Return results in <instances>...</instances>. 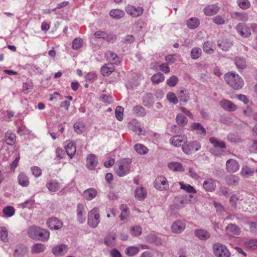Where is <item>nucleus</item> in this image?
<instances>
[{"label": "nucleus", "instance_id": "obj_1", "mask_svg": "<svg viewBox=\"0 0 257 257\" xmlns=\"http://www.w3.org/2000/svg\"><path fill=\"white\" fill-rule=\"evenodd\" d=\"M224 79L228 85L235 89L241 88L243 85V81L240 76L233 72L226 73Z\"/></svg>", "mask_w": 257, "mask_h": 257}, {"label": "nucleus", "instance_id": "obj_2", "mask_svg": "<svg viewBox=\"0 0 257 257\" xmlns=\"http://www.w3.org/2000/svg\"><path fill=\"white\" fill-rule=\"evenodd\" d=\"M131 161L123 160L118 162L115 166V173L119 177L127 175L130 172Z\"/></svg>", "mask_w": 257, "mask_h": 257}, {"label": "nucleus", "instance_id": "obj_3", "mask_svg": "<svg viewBox=\"0 0 257 257\" xmlns=\"http://www.w3.org/2000/svg\"><path fill=\"white\" fill-rule=\"evenodd\" d=\"M99 222L100 216L98 208H94L88 213L87 223L90 227L94 228L97 226Z\"/></svg>", "mask_w": 257, "mask_h": 257}, {"label": "nucleus", "instance_id": "obj_4", "mask_svg": "<svg viewBox=\"0 0 257 257\" xmlns=\"http://www.w3.org/2000/svg\"><path fill=\"white\" fill-rule=\"evenodd\" d=\"M213 252L216 257H230V253L226 247L220 243H216L213 246Z\"/></svg>", "mask_w": 257, "mask_h": 257}, {"label": "nucleus", "instance_id": "obj_5", "mask_svg": "<svg viewBox=\"0 0 257 257\" xmlns=\"http://www.w3.org/2000/svg\"><path fill=\"white\" fill-rule=\"evenodd\" d=\"M201 145L199 142L194 141L189 142L187 145L182 147L183 151L186 154H190L199 150Z\"/></svg>", "mask_w": 257, "mask_h": 257}, {"label": "nucleus", "instance_id": "obj_6", "mask_svg": "<svg viewBox=\"0 0 257 257\" xmlns=\"http://www.w3.org/2000/svg\"><path fill=\"white\" fill-rule=\"evenodd\" d=\"M77 220L79 223L82 224L86 220V206L82 203H78L77 205L76 209Z\"/></svg>", "mask_w": 257, "mask_h": 257}, {"label": "nucleus", "instance_id": "obj_7", "mask_svg": "<svg viewBox=\"0 0 257 257\" xmlns=\"http://www.w3.org/2000/svg\"><path fill=\"white\" fill-rule=\"evenodd\" d=\"M154 186L158 190H164L168 189L169 184L165 177L159 176L155 180Z\"/></svg>", "mask_w": 257, "mask_h": 257}, {"label": "nucleus", "instance_id": "obj_8", "mask_svg": "<svg viewBox=\"0 0 257 257\" xmlns=\"http://www.w3.org/2000/svg\"><path fill=\"white\" fill-rule=\"evenodd\" d=\"M186 227V224L184 221L180 220H177L172 223L171 227V231L175 233H180L184 231Z\"/></svg>", "mask_w": 257, "mask_h": 257}, {"label": "nucleus", "instance_id": "obj_9", "mask_svg": "<svg viewBox=\"0 0 257 257\" xmlns=\"http://www.w3.org/2000/svg\"><path fill=\"white\" fill-rule=\"evenodd\" d=\"M225 232L230 237L238 235L241 232L240 228L237 225L230 223L225 227Z\"/></svg>", "mask_w": 257, "mask_h": 257}, {"label": "nucleus", "instance_id": "obj_10", "mask_svg": "<svg viewBox=\"0 0 257 257\" xmlns=\"http://www.w3.org/2000/svg\"><path fill=\"white\" fill-rule=\"evenodd\" d=\"M125 11L133 17H138L143 14L144 9L140 7L136 8L133 6H128L125 8Z\"/></svg>", "mask_w": 257, "mask_h": 257}, {"label": "nucleus", "instance_id": "obj_11", "mask_svg": "<svg viewBox=\"0 0 257 257\" xmlns=\"http://www.w3.org/2000/svg\"><path fill=\"white\" fill-rule=\"evenodd\" d=\"M239 169V165L236 160L230 159L226 161V169L228 172L234 173L237 171Z\"/></svg>", "mask_w": 257, "mask_h": 257}, {"label": "nucleus", "instance_id": "obj_12", "mask_svg": "<svg viewBox=\"0 0 257 257\" xmlns=\"http://www.w3.org/2000/svg\"><path fill=\"white\" fill-rule=\"evenodd\" d=\"M47 224L50 229L58 230L63 226L62 222L55 217L49 218L47 220Z\"/></svg>", "mask_w": 257, "mask_h": 257}, {"label": "nucleus", "instance_id": "obj_13", "mask_svg": "<svg viewBox=\"0 0 257 257\" xmlns=\"http://www.w3.org/2000/svg\"><path fill=\"white\" fill-rule=\"evenodd\" d=\"M187 142V137L184 135L175 136L170 139L171 144L177 147L183 146Z\"/></svg>", "mask_w": 257, "mask_h": 257}, {"label": "nucleus", "instance_id": "obj_14", "mask_svg": "<svg viewBox=\"0 0 257 257\" xmlns=\"http://www.w3.org/2000/svg\"><path fill=\"white\" fill-rule=\"evenodd\" d=\"M220 7L216 4H211L205 7L203 12L206 16H211L216 14L219 11Z\"/></svg>", "mask_w": 257, "mask_h": 257}, {"label": "nucleus", "instance_id": "obj_15", "mask_svg": "<svg viewBox=\"0 0 257 257\" xmlns=\"http://www.w3.org/2000/svg\"><path fill=\"white\" fill-rule=\"evenodd\" d=\"M203 187L207 192H213L216 187L215 180L212 178L206 179L203 183Z\"/></svg>", "mask_w": 257, "mask_h": 257}, {"label": "nucleus", "instance_id": "obj_16", "mask_svg": "<svg viewBox=\"0 0 257 257\" xmlns=\"http://www.w3.org/2000/svg\"><path fill=\"white\" fill-rule=\"evenodd\" d=\"M237 32L244 37H248L251 35L250 30L243 23H239L236 27Z\"/></svg>", "mask_w": 257, "mask_h": 257}, {"label": "nucleus", "instance_id": "obj_17", "mask_svg": "<svg viewBox=\"0 0 257 257\" xmlns=\"http://www.w3.org/2000/svg\"><path fill=\"white\" fill-rule=\"evenodd\" d=\"M194 235L200 240H206L210 237V233L203 229H197L194 230Z\"/></svg>", "mask_w": 257, "mask_h": 257}, {"label": "nucleus", "instance_id": "obj_18", "mask_svg": "<svg viewBox=\"0 0 257 257\" xmlns=\"http://www.w3.org/2000/svg\"><path fill=\"white\" fill-rule=\"evenodd\" d=\"M220 103L221 107L228 111H234L237 108L233 103L227 99L222 100Z\"/></svg>", "mask_w": 257, "mask_h": 257}, {"label": "nucleus", "instance_id": "obj_19", "mask_svg": "<svg viewBox=\"0 0 257 257\" xmlns=\"http://www.w3.org/2000/svg\"><path fill=\"white\" fill-rule=\"evenodd\" d=\"M190 127L192 131H196L198 135L204 137L206 134L205 128L200 123L193 122L191 123Z\"/></svg>", "mask_w": 257, "mask_h": 257}, {"label": "nucleus", "instance_id": "obj_20", "mask_svg": "<svg viewBox=\"0 0 257 257\" xmlns=\"http://www.w3.org/2000/svg\"><path fill=\"white\" fill-rule=\"evenodd\" d=\"M48 189L52 192L58 191L61 188L60 184L56 180H51L46 184Z\"/></svg>", "mask_w": 257, "mask_h": 257}, {"label": "nucleus", "instance_id": "obj_21", "mask_svg": "<svg viewBox=\"0 0 257 257\" xmlns=\"http://www.w3.org/2000/svg\"><path fill=\"white\" fill-rule=\"evenodd\" d=\"M67 251V247L64 244L56 246L52 248V252L56 255H62Z\"/></svg>", "mask_w": 257, "mask_h": 257}, {"label": "nucleus", "instance_id": "obj_22", "mask_svg": "<svg viewBox=\"0 0 257 257\" xmlns=\"http://www.w3.org/2000/svg\"><path fill=\"white\" fill-rule=\"evenodd\" d=\"M86 166L90 170L95 168L97 164L96 157L93 154H90L88 156L86 161Z\"/></svg>", "mask_w": 257, "mask_h": 257}, {"label": "nucleus", "instance_id": "obj_23", "mask_svg": "<svg viewBox=\"0 0 257 257\" xmlns=\"http://www.w3.org/2000/svg\"><path fill=\"white\" fill-rule=\"evenodd\" d=\"M94 35L96 38L103 39L107 40L108 42H110L111 40H114L116 39L115 36L109 37L106 33L102 31L96 32Z\"/></svg>", "mask_w": 257, "mask_h": 257}, {"label": "nucleus", "instance_id": "obj_24", "mask_svg": "<svg viewBox=\"0 0 257 257\" xmlns=\"http://www.w3.org/2000/svg\"><path fill=\"white\" fill-rule=\"evenodd\" d=\"M154 103L152 94L147 93L143 97V103L144 106L147 107H151Z\"/></svg>", "mask_w": 257, "mask_h": 257}, {"label": "nucleus", "instance_id": "obj_25", "mask_svg": "<svg viewBox=\"0 0 257 257\" xmlns=\"http://www.w3.org/2000/svg\"><path fill=\"white\" fill-rule=\"evenodd\" d=\"M5 140L8 145L12 146L16 143V136L12 131H7L5 134Z\"/></svg>", "mask_w": 257, "mask_h": 257}, {"label": "nucleus", "instance_id": "obj_26", "mask_svg": "<svg viewBox=\"0 0 257 257\" xmlns=\"http://www.w3.org/2000/svg\"><path fill=\"white\" fill-rule=\"evenodd\" d=\"M40 229V227L36 226H30L28 229V235L32 239H37L38 237V232Z\"/></svg>", "mask_w": 257, "mask_h": 257}, {"label": "nucleus", "instance_id": "obj_27", "mask_svg": "<svg viewBox=\"0 0 257 257\" xmlns=\"http://www.w3.org/2000/svg\"><path fill=\"white\" fill-rule=\"evenodd\" d=\"M135 196L137 199L142 200L146 198L147 192L143 187H138L135 191Z\"/></svg>", "mask_w": 257, "mask_h": 257}, {"label": "nucleus", "instance_id": "obj_28", "mask_svg": "<svg viewBox=\"0 0 257 257\" xmlns=\"http://www.w3.org/2000/svg\"><path fill=\"white\" fill-rule=\"evenodd\" d=\"M97 195V191L93 188H89L85 190L83 193V195L85 199L87 200H91L94 198Z\"/></svg>", "mask_w": 257, "mask_h": 257}, {"label": "nucleus", "instance_id": "obj_29", "mask_svg": "<svg viewBox=\"0 0 257 257\" xmlns=\"http://www.w3.org/2000/svg\"><path fill=\"white\" fill-rule=\"evenodd\" d=\"M114 70V67L112 63L107 64L101 67V72L104 76L109 75Z\"/></svg>", "mask_w": 257, "mask_h": 257}, {"label": "nucleus", "instance_id": "obj_30", "mask_svg": "<svg viewBox=\"0 0 257 257\" xmlns=\"http://www.w3.org/2000/svg\"><path fill=\"white\" fill-rule=\"evenodd\" d=\"M19 185L23 187H27L29 185V180L27 176L24 173H20L18 177Z\"/></svg>", "mask_w": 257, "mask_h": 257}, {"label": "nucleus", "instance_id": "obj_31", "mask_svg": "<svg viewBox=\"0 0 257 257\" xmlns=\"http://www.w3.org/2000/svg\"><path fill=\"white\" fill-rule=\"evenodd\" d=\"M200 25V20L196 17L191 18L187 21V27L190 29H195Z\"/></svg>", "mask_w": 257, "mask_h": 257}, {"label": "nucleus", "instance_id": "obj_32", "mask_svg": "<svg viewBox=\"0 0 257 257\" xmlns=\"http://www.w3.org/2000/svg\"><path fill=\"white\" fill-rule=\"evenodd\" d=\"M65 150L68 156L72 159L74 155L75 154L76 149L74 143L70 142L68 143L65 147Z\"/></svg>", "mask_w": 257, "mask_h": 257}, {"label": "nucleus", "instance_id": "obj_33", "mask_svg": "<svg viewBox=\"0 0 257 257\" xmlns=\"http://www.w3.org/2000/svg\"><path fill=\"white\" fill-rule=\"evenodd\" d=\"M209 142L215 148L223 149L226 148V145L224 142L219 141L215 138H209Z\"/></svg>", "mask_w": 257, "mask_h": 257}, {"label": "nucleus", "instance_id": "obj_34", "mask_svg": "<svg viewBox=\"0 0 257 257\" xmlns=\"http://www.w3.org/2000/svg\"><path fill=\"white\" fill-rule=\"evenodd\" d=\"M115 239L116 234L114 233H110L105 238L104 242L107 246H113L115 244Z\"/></svg>", "mask_w": 257, "mask_h": 257}, {"label": "nucleus", "instance_id": "obj_35", "mask_svg": "<svg viewBox=\"0 0 257 257\" xmlns=\"http://www.w3.org/2000/svg\"><path fill=\"white\" fill-rule=\"evenodd\" d=\"M168 168L173 171H183L182 165L178 162H172L168 163Z\"/></svg>", "mask_w": 257, "mask_h": 257}, {"label": "nucleus", "instance_id": "obj_36", "mask_svg": "<svg viewBox=\"0 0 257 257\" xmlns=\"http://www.w3.org/2000/svg\"><path fill=\"white\" fill-rule=\"evenodd\" d=\"M46 247L44 244L42 243H35L31 248V252L33 254H37L43 252Z\"/></svg>", "mask_w": 257, "mask_h": 257}, {"label": "nucleus", "instance_id": "obj_37", "mask_svg": "<svg viewBox=\"0 0 257 257\" xmlns=\"http://www.w3.org/2000/svg\"><path fill=\"white\" fill-rule=\"evenodd\" d=\"M110 16L114 19H119L124 15L123 11L119 9H113L110 11Z\"/></svg>", "mask_w": 257, "mask_h": 257}, {"label": "nucleus", "instance_id": "obj_38", "mask_svg": "<svg viewBox=\"0 0 257 257\" xmlns=\"http://www.w3.org/2000/svg\"><path fill=\"white\" fill-rule=\"evenodd\" d=\"M38 237L37 239L41 240L43 241H47L50 236V232L43 228H41L40 230L38 232Z\"/></svg>", "mask_w": 257, "mask_h": 257}, {"label": "nucleus", "instance_id": "obj_39", "mask_svg": "<svg viewBox=\"0 0 257 257\" xmlns=\"http://www.w3.org/2000/svg\"><path fill=\"white\" fill-rule=\"evenodd\" d=\"M244 246L248 249L254 250L257 249V239H250L244 242Z\"/></svg>", "mask_w": 257, "mask_h": 257}, {"label": "nucleus", "instance_id": "obj_40", "mask_svg": "<svg viewBox=\"0 0 257 257\" xmlns=\"http://www.w3.org/2000/svg\"><path fill=\"white\" fill-rule=\"evenodd\" d=\"M239 177L236 175H230L226 177V181L228 185L236 186L239 182Z\"/></svg>", "mask_w": 257, "mask_h": 257}, {"label": "nucleus", "instance_id": "obj_41", "mask_svg": "<svg viewBox=\"0 0 257 257\" xmlns=\"http://www.w3.org/2000/svg\"><path fill=\"white\" fill-rule=\"evenodd\" d=\"M133 113L138 116H145L146 114V111L145 109L141 105H137L133 107Z\"/></svg>", "mask_w": 257, "mask_h": 257}, {"label": "nucleus", "instance_id": "obj_42", "mask_svg": "<svg viewBox=\"0 0 257 257\" xmlns=\"http://www.w3.org/2000/svg\"><path fill=\"white\" fill-rule=\"evenodd\" d=\"M232 17L238 19L239 21L246 22L248 20V15L244 12H234L232 14Z\"/></svg>", "mask_w": 257, "mask_h": 257}, {"label": "nucleus", "instance_id": "obj_43", "mask_svg": "<svg viewBox=\"0 0 257 257\" xmlns=\"http://www.w3.org/2000/svg\"><path fill=\"white\" fill-rule=\"evenodd\" d=\"M253 171L247 166H243L240 172V175L245 178H248L253 175Z\"/></svg>", "mask_w": 257, "mask_h": 257}, {"label": "nucleus", "instance_id": "obj_44", "mask_svg": "<svg viewBox=\"0 0 257 257\" xmlns=\"http://www.w3.org/2000/svg\"><path fill=\"white\" fill-rule=\"evenodd\" d=\"M214 44L212 42L208 41L204 43L203 49L205 52L211 54L214 52Z\"/></svg>", "mask_w": 257, "mask_h": 257}, {"label": "nucleus", "instance_id": "obj_45", "mask_svg": "<svg viewBox=\"0 0 257 257\" xmlns=\"http://www.w3.org/2000/svg\"><path fill=\"white\" fill-rule=\"evenodd\" d=\"M121 213L120 218L121 220H124L129 216V210L127 205L125 204H122L120 207Z\"/></svg>", "mask_w": 257, "mask_h": 257}, {"label": "nucleus", "instance_id": "obj_46", "mask_svg": "<svg viewBox=\"0 0 257 257\" xmlns=\"http://www.w3.org/2000/svg\"><path fill=\"white\" fill-rule=\"evenodd\" d=\"M27 248L23 245H20L17 246L15 250V256L16 257H21L27 253Z\"/></svg>", "mask_w": 257, "mask_h": 257}, {"label": "nucleus", "instance_id": "obj_47", "mask_svg": "<svg viewBox=\"0 0 257 257\" xmlns=\"http://www.w3.org/2000/svg\"><path fill=\"white\" fill-rule=\"evenodd\" d=\"M74 129L78 134H82L86 130L85 125L82 122H77L74 124Z\"/></svg>", "mask_w": 257, "mask_h": 257}, {"label": "nucleus", "instance_id": "obj_48", "mask_svg": "<svg viewBox=\"0 0 257 257\" xmlns=\"http://www.w3.org/2000/svg\"><path fill=\"white\" fill-rule=\"evenodd\" d=\"M107 59L111 62V63L116 64L118 62V58L116 54L112 51H108L106 54Z\"/></svg>", "mask_w": 257, "mask_h": 257}, {"label": "nucleus", "instance_id": "obj_49", "mask_svg": "<svg viewBox=\"0 0 257 257\" xmlns=\"http://www.w3.org/2000/svg\"><path fill=\"white\" fill-rule=\"evenodd\" d=\"M135 151L139 154L144 155L148 152V149L144 145L140 144H136L134 146Z\"/></svg>", "mask_w": 257, "mask_h": 257}, {"label": "nucleus", "instance_id": "obj_50", "mask_svg": "<svg viewBox=\"0 0 257 257\" xmlns=\"http://www.w3.org/2000/svg\"><path fill=\"white\" fill-rule=\"evenodd\" d=\"M235 63L238 69H243L246 66V61L244 59L241 57H236L235 59Z\"/></svg>", "mask_w": 257, "mask_h": 257}, {"label": "nucleus", "instance_id": "obj_51", "mask_svg": "<svg viewBox=\"0 0 257 257\" xmlns=\"http://www.w3.org/2000/svg\"><path fill=\"white\" fill-rule=\"evenodd\" d=\"M202 54V50L199 47H194L191 51V57L193 59L199 58Z\"/></svg>", "mask_w": 257, "mask_h": 257}, {"label": "nucleus", "instance_id": "obj_52", "mask_svg": "<svg viewBox=\"0 0 257 257\" xmlns=\"http://www.w3.org/2000/svg\"><path fill=\"white\" fill-rule=\"evenodd\" d=\"M8 232L6 227L2 226L0 227V238L1 240L5 242H8L9 238L8 236Z\"/></svg>", "mask_w": 257, "mask_h": 257}, {"label": "nucleus", "instance_id": "obj_53", "mask_svg": "<svg viewBox=\"0 0 257 257\" xmlns=\"http://www.w3.org/2000/svg\"><path fill=\"white\" fill-rule=\"evenodd\" d=\"M176 120L177 123L181 126H185L188 122V119L186 117L180 113L177 114L176 117Z\"/></svg>", "mask_w": 257, "mask_h": 257}, {"label": "nucleus", "instance_id": "obj_54", "mask_svg": "<svg viewBox=\"0 0 257 257\" xmlns=\"http://www.w3.org/2000/svg\"><path fill=\"white\" fill-rule=\"evenodd\" d=\"M139 251V248L136 246H130L126 248L125 250V253L130 256H134L137 254Z\"/></svg>", "mask_w": 257, "mask_h": 257}, {"label": "nucleus", "instance_id": "obj_55", "mask_svg": "<svg viewBox=\"0 0 257 257\" xmlns=\"http://www.w3.org/2000/svg\"><path fill=\"white\" fill-rule=\"evenodd\" d=\"M165 77L164 75L161 73H158L153 75L151 77V80L154 83H159L164 80Z\"/></svg>", "mask_w": 257, "mask_h": 257}, {"label": "nucleus", "instance_id": "obj_56", "mask_svg": "<svg viewBox=\"0 0 257 257\" xmlns=\"http://www.w3.org/2000/svg\"><path fill=\"white\" fill-rule=\"evenodd\" d=\"M236 3L238 6L242 10H246L250 6V2L248 0H237Z\"/></svg>", "mask_w": 257, "mask_h": 257}, {"label": "nucleus", "instance_id": "obj_57", "mask_svg": "<svg viewBox=\"0 0 257 257\" xmlns=\"http://www.w3.org/2000/svg\"><path fill=\"white\" fill-rule=\"evenodd\" d=\"M178 97L180 100L184 102H187L189 99L188 93L183 90H181L179 91L178 93Z\"/></svg>", "mask_w": 257, "mask_h": 257}, {"label": "nucleus", "instance_id": "obj_58", "mask_svg": "<svg viewBox=\"0 0 257 257\" xmlns=\"http://www.w3.org/2000/svg\"><path fill=\"white\" fill-rule=\"evenodd\" d=\"M212 21L216 25H221L225 24L224 16L217 15L212 18Z\"/></svg>", "mask_w": 257, "mask_h": 257}, {"label": "nucleus", "instance_id": "obj_59", "mask_svg": "<svg viewBox=\"0 0 257 257\" xmlns=\"http://www.w3.org/2000/svg\"><path fill=\"white\" fill-rule=\"evenodd\" d=\"M3 212L6 216L10 217L14 215L15 209L12 206H8L3 209Z\"/></svg>", "mask_w": 257, "mask_h": 257}, {"label": "nucleus", "instance_id": "obj_60", "mask_svg": "<svg viewBox=\"0 0 257 257\" xmlns=\"http://www.w3.org/2000/svg\"><path fill=\"white\" fill-rule=\"evenodd\" d=\"M142 229L140 226L135 225L131 229V233L132 235L138 236L142 234Z\"/></svg>", "mask_w": 257, "mask_h": 257}, {"label": "nucleus", "instance_id": "obj_61", "mask_svg": "<svg viewBox=\"0 0 257 257\" xmlns=\"http://www.w3.org/2000/svg\"><path fill=\"white\" fill-rule=\"evenodd\" d=\"M181 188L190 193H195L196 191L194 188L189 184H184L183 182H180Z\"/></svg>", "mask_w": 257, "mask_h": 257}, {"label": "nucleus", "instance_id": "obj_62", "mask_svg": "<svg viewBox=\"0 0 257 257\" xmlns=\"http://www.w3.org/2000/svg\"><path fill=\"white\" fill-rule=\"evenodd\" d=\"M82 40L80 38H76L73 41L72 47L73 49L77 50L82 47Z\"/></svg>", "mask_w": 257, "mask_h": 257}, {"label": "nucleus", "instance_id": "obj_63", "mask_svg": "<svg viewBox=\"0 0 257 257\" xmlns=\"http://www.w3.org/2000/svg\"><path fill=\"white\" fill-rule=\"evenodd\" d=\"M123 108L122 106H118L116 107L115 114V117L117 120L121 121L123 119Z\"/></svg>", "mask_w": 257, "mask_h": 257}, {"label": "nucleus", "instance_id": "obj_64", "mask_svg": "<svg viewBox=\"0 0 257 257\" xmlns=\"http://www.w3.org/2000/svg\"><path fill=\"white\" fill-rule=\"evenodd\" d=\"M167 98L170 102L174 104H177L178 102L177 96L173 92H169L167 95Z\"/></svg>", "mask_w": 257, "mask_h": 257}]
</instances>
